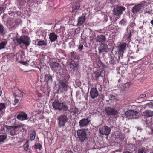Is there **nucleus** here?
Returning <instances> with one entry per match:
<instances>
[{
    "label": "nucleus",
    "mask_w": 153,
    "mask_h": 153,
    "mask_svg": "<svg viewBox=\"0 0 153 153\" xmlns=\"http://www.w3.org/2000/svg\"><path fill=\"white\" fill-rule=\"evenodd\" d=\"M68 81L65 79L62 80L59 83V89L61 90V92H64L67 91L68 88Z\"/></svg>",
    "instance_id": "obj_6"
},
{
    "label": "nucleus",
    "mask_w": 153,
    "mask_h": 153,
    "mask_svg": "<svg viewBox=\"0 0 153 153\" xmlns=\"http://www.w3.org/2000/svg\"><path fill=\"white\" fill-rule=\"evenodd\" d=\"M151 153H153V152H151Z\"/></svg>",
    "instance_id": "obj_63"
},
{
    "label": "nucleus",
    "mask_w": 153,
    "mask_h": 153,
    "mask_svg": "<svg viewBox=\"0 0 153 153\" xmlns=\"http://www.w3.org/2000/svg\"><path fill=\"white\" fill-rule=\"evenodd\" d=\"M141 69L140 68H137L135 70L136 72L137 73V75L141 73Z\"/></svg>",
    "instance_id": "obj_46"
},
{
    "label": "nucleus",
    "mask_w": 153,
    "mask_h": 153,
    "mask_svg": "<svg viewBox=\"0 0 153 153\" xmlns=\"http://www.w3.org/2000/svg\"><path fill=\"white\" fill-rule=\"evenodd\" d=\"M2 94V91L1 88H0V96H1Z\"/></svg>",
    "instance_id": "obj_56"
},
{
    "label": "nucleus",
    "mask_w": 153,
    "mask_h": 153,
    "mask_svg": "<svg viewBox=\"0 0 153 153\" xmlns=\"http://www.w3.org/2000/svg\"><path fill=\"white\" fill-rule=\"evenodd\" d=\"M64 153H73L72 151L71 150H68L65 151Z\"/></svg>",
    "instance_id": "obj_53"
},
{
    "label": "nucleus",
    "mask_w": 153,
    "mask_h": 153,
    "mask_svg": "<svg viewBox=\"0 0 153 153\" xmlns=\"http://www.w3.org/2000/svg\"><path fill=\"white\" fill-rule=\"evenodd\" d=\"M7 43L6 41H4L1 42L0 43V50L5 48L7 46Z\"/></svg>",
    "instance_id": "obj_34"
},
{
    "label": "nucleus",
    "mask_w": 153,
    "mask_h": 153,
    "mask_svg": "<svg viewBox=\"0 0 153 153\" xmlns=\"http://www.w3.org/2000/svg\"><path fill=\"white\" fill-rule=\"evenodd\" d=\"M130 113V118L134 119L136 118V116L137 115L138 112L134 110H130L129 111Z\"/></svg>",
    "instance_id": "obj_31"
},
{
    "label": "nucleus",
    "mask_w": 153,
    "mask_h": 153,
    "mask_svg": "<svg viewBox=\"0 0 153 153\" xmlns=\"http://www.w3.org/2000/svg\"><path fill=\"white\" fill-rule=\"evenodd\" d=\"M42 147V145L39 143L35 145V148L36 149H38L39 150H41Z\"/></svg>",
    "instance_id": "obj_40"
},
{
    "label": "nucleus",
    "mask_w": 153,
    "mask_h": 153,
    "mask_svg": "<svg viewBox=\"0 0 153 153\" xmlns=\"http://www.w3.org/2000/svg\"><path fill=\"white\" fill-rule=\"evenodd\" d=\"M5 105L4 103H0V111L5 109Z\"/></svg>",
    "instance_id": "obj_38"
},
{
    "label": "nucleus",
    "mask_w": 153,
    "mask_h": 153,
    "mask_svg": "<svg viewBox=\"0 0 153 153\" xmlns=\"http://www.w3.org/2000/svg\"><path fill=\"white\" fill-rule=\"evenodd\" d=\"M108 50L107 48V46L105 45L104 44L102 43L100 46L98 48L99 53L102 52H106Z\"/></svg>",
    "instance_id": "obj_21"
},
{
    "label": "nucleus",
    "mask_w": 153,
    "mask_h": 153,
    "mask_svg": "<svg viewBox=\"0 0 153 153\" xmlns=\"http://www.w3.org/2000/svg\"><path fill=\"white\" fill-rule=\"evenodd\" d=\"M95 40L97 42L101 43L102 44L106 40V37L104 35H98L96 38Z\"/></svg>",
    "instance_id": "obj_20"
},
{
    "label": "nucleus",
    "mask_w": 153,
    "mask_h": 153,
    "mask_svg": "<svg viewBox=\"0 0 153 153\" xmlns=\"http://www.w3.org/2000/svg\"><path fill=\"white\" fill-rule=\"evenodd\" d=\"M4 9L3 7H0V14L2 13L3 10Z\"/></svg>",
    "instance_id": "obj_55"
},
{
    "label": "nucleus",
    "mask_w": 153,
    "mask_h": 153,
    "mask_svg": "<svg viewBox=\"0 0 153 153\" xmlns=\"http://www.w3.org/2000/svg\"><path fill=\"white\" fill-rule=\"evenodd\" d=\"M4 28L3 25L1 24H0V34L3 33L4 31Z\"/></svg>",
    "instance_id": "obj_49"
},
{
    "label": "nucleus",
    "mask_w": 153,
    "mask_h": 153,
    "mask_svg": "<svg viewBox=\"0 0 153 153\" xmlns=\"http://www.w3.org/2000/svg\"><path fill=\"white\" fill-rule=\"evenodd\" d=\"M125 10V8L123 6H116L113 10L114 14L117 16L123 14V11Z\"/></svg>",
    "instance_id": "obj_7"
},
{
    "label": "nucleus",
    "mask_w": 153,
    "mask_h": 153,
    "mask_svg": "<svg viewBox=\"0 0 153 153\" xmlns=\"http://www.w3.org/2000/svg\"><path fill=\"white\" fill-rule=\"evenodd\" d=\"M70 77V76L68 74L67 75V77L66 78L68 79Z\"/></svg>",
    "instance_id": "obj_58"
},
{
    "label": "nucleus",
    "mask_w": 153,
    "mask_h": 153,
    "mask_svg": "<svg viewBox=\"0 0 153 153\" xmlns=\"http://www.w3.org/2000/svg\"><path fill=\"white\" fill-rule=\"evenodd\" d=\"M146 94H142L141 95L139 96L140 98H144L146 97Z\"/></svg>",
    "instance_id": "obj_51"
},
{
    "label": "nucleus",
    "mask_w": 153,
    "mask_h": 153,
    "mask_svg": "<svg viewBox=\"0 0 153 153\" xmlns=\"http://www.w3.org/2000/svg\"><path fill=\"white\" fill-rule=\"evenodd\" d=\"M115 135L116 137V138L119 139L120 141L119 143L122 142L124 140L125 137L122 132L117 131L115 133Z\"/></svg>",
    "instance_id": "obj_19"
},
{
    "label": "nucleus",
    "mask_w": 153,
    "mask_h": 153,
    "mask_svg": "<svg viewBox=\"0 0 153 153\" xmlns=\"http://www.w3.org/2000/svg\"><path fill=\"white\" fill-rule=\"evenodd\" d=\"M109 1L111 3H112L113 2V0H109Z\"/></svg>",
    "instance_id": "obj_61"
},
{
    "label": "nucleus",
    "mask_w": 153,
    "mask_h": 153,
    "mask_svg": "<svg viewBox=\"0 0 153 153\" xmlns=\"http://www.w3.org/2000/svg\"><path fill=\"white\" fill-rule=\"evenodd\" d=\"M118 62V59L114 56H111L109 59L110 63L114 65Z\"/></svg>",
    "instance_id": "obj_32"
},
{
    "label": "nucleus",
    "mask_w": 153,
    "mask_h": 153,
    "mask_svg": "<svg viewBox=\"0 0 153 153\" xmlns=\"http://www.w3.org/2000/svg\"><path fill=\"white\" fill-rule=\"evenodd\" d=\"M13 126H12L14 128H15L19 131V129L21 128H23L24 124L19 122L18 121H15L13 123Z\"/></svg>",
    "instance_id": "obj_16"
},
{
    "label": "nucleus",
    "mask_w": 153,
    "mask_h": 153,
    "mask_svg": "<svg viewBox=\"0 0 153 153\" xmlns=\"http://www.w3.org/2000/svg\"><path fill=\"white\" fill-rule=\"evenodd\" d=\"M123 153H131V152L128 151H126L123 152Z\"/></svg>",
    "instance_id": "obj_57"
},
{
    "label": "nucleus",
    "mask_w": 153,
    "mask_h": 153,
    "mask_svg": "<svg viewBox=\"0 0 153 153\" xmlns=\"http://www.w3.org/2000/svg\"><path fill=\"white\" fill-rule=\"evenodd\" d=\"M78 64L76 62L74 61H72L70 64L68 65V68L71 70H73L75 71L77 69Z\"/></svg>",
    "instance_id": "obj_13"
},
{
    "label": "nucleus",
    "mask_w": 153,
    "mask_h": 153,
    "mask_svg": "<svg viewBox=\"0 0 153 153\" xmlns=\"http://www.w3.org/2000/svg\"><path fill=\"white\" fill-rule=\"evenodd\" d=\"M89 122L88 118H83L79 122V126L80 127L86 126L88 125Z\"/></svg>",
    "instance_id": "obj_15"
},
{
    "label": "nucleus",
    "mask_w": 153,
    "mask_h": 153,
    "mask_svg": "<svg viewBox=\"0 0 153 153\" xmlns=\"http://www.w3.org/2000/svg\"><path fill=\"white\" fill-rule=\"evenodd\" d=\"M36 65H37L36 62L35 61H33L31 63V65L34 67L38 68V67H37V66Z\"/></svg>",
    "instance_id": "obj_47"
},
{
    "label": "nucleus",
    "mask_w": 153,
    "mask_h": 153,
    "mask_svg": "<svg viewBox=\"0 0 153 153\" xmlns=\"http://www.w3.org/2000/svg\"><path fill=\"white\" fill-rule=\"evenodd\" d=\"M128 45L126 43H120L117 47V51L118 53L120 56H123L125 51Z\"/></svg>",
    "instance_id": "obj_8"
},
{
    "label": "nucleus",
    "mask_w": 153,
    "mask_h": 153,
    "mask_svg": "<svg viewBox=\"0 0 153 153\" xmlns=\"http://www.w3.org/2000/svg\"><path fill=\"white\" fill-rule=\"evenodd\" d=\"M28 143H26L24 145V149L25 150L27 151L28 149Z\"/></svg>",
    "instance_id": "obj_48"
},
{
    "label": "nucleus",
    "mask_w": 153,
    "mask_h": 153,
    "mask_svg": "<svg viewBox=\"0 0 153 153\" xmlns=\"http://www.w3.org/2000/svg\"><path fill=\"white\" fill-rule=\"evenodd\" d=\"M19 1L21 4H22V3L23 4L24 3L26 2L25 0H19Z\"/></svg>",
    "instance_id": "obj_54"
},
{
    "label": "nucleus",
    "mask_w": 153,
    "mask_h": 153,
    "mask_svg": "<svg viewBox=\"0 0 153 153\" xmlns=\"http://www.w3.org/2000/svg\"><path fill=\"white\" fill-rule=\"evenodd\" d=\"M112 27H114V26L112 25H109V27L110 28H112Z\"/></svg>",
    "instance_id": "obj_59"
},
{
    "label": "nucleus",
    "mask_w": 153,
    "mask_h": 153,
    "mask_svg": "<svg viewBox=\"0 0 153 153\" xmlns=\"http://www.w3.org/2000/svg\"><path fill=\"white\" fill-rule=\"evenodd\" d=\"M143 6V2H141L139 4L135 5L133 7L131 10L132 12L135 14L140 13L141 9Z\"/></svg>",
    "instance_id": "obj_9"
},
{
    "label": "nucleus",
    "mask_w": 153,
    "mask_h": 153,
    "mask_svg": "<svg viewBox=\"0 0 153 153\" xmlns=\"http://www.w3.org/2000/svg\"><path fill=\"white\" fill-rule=\"evenodd\" d=\"M7 137L5 135H0V142H3L7 138Z\"/></svg>",
    "instance_id": "obj_37"
},
{
    "label": "nucleus",
    "mask_w": 153,
    "mask_h": 153,
    "mask_svg": "<svg viewBox=\"0 0 153 153\" xmlns=\"http://www.w3.org/2000/svg\"><path fill=\"white\" fill-rule=\"evenodd\" d=\"M49 39L51 42H53L57 39V35L53 32L50 33L49 35Z\"/></svg>",
    "instance_id": "obj_22"
},
{
    "label": "nucleus",
    "mask_w": 153,
    "mask_h": 153,
    "mask_svg": "<svg viewBox=\"0 0 153 153\" xmlns=\"http://www.w3.org/2000/svg\"><path fill=\"white\" fill-rule=\"evenodd\" d=\"M12 39L16 44L20 45L22 43L27 47L30 45V38L26 36H22L19 38L16 36Z\"/></svg>",
    "instance_id": "obj_1"
},
{
    "label": "nucleus",
    "mask_w": 153,
    "mask_h": 153,
    "mask_svg": "<svg viewBox=\"0 0 153 153\" xmlns=\"http://www.w3.org/2000/svg\"><path fill=\"white\" fill-rule=\"evenodd\" d=\"M9 130L10 134L12 136H14L17 134L19 133V131L14 128L12 126H9Z\"/></svg>",
    "instance_id": "obj_25"
},
{
    "label": "nucleus",
    "mask_w": 153,
    "mask_h": 153,
    "mask_svg": "<svg viewBox=\"0 0 153 153\" xmlns=\"http://www.w3.org/2000/svg\"><path fill=\"white\" fill-rule=\"evenodd\" d=\"M134 30L133 29H132L130 30L129 32L127 33L125 35L126 39L129 42H130L131 40L132 33H134Z\"/></svg>",
    "instance_id": "obj_28"
},
{
    "label": "nucleus",
    "mask_w": 153,
    "mask_h": 153,
    "mask_svg": "<svg viewBox=\"0 0 153 153\" xmlns=\"http://www.w3.org/2000/svg\"><path fill=\"white\" fill-rule=\"evenodd\" d=\"M16 118L21 121H24L28 120V118L27 114L23 111L19 112L18 115L16 116Z\"/></svg>",
    "instance_id": "obj_11"
},
{
    "label": "nucleus",
    "mask_w": 153,
    "mask_h": 153,
    "mask_svg": "<svg viewBox=\"0 0 153 153\" xmlns=\"http://www.w3.org/2000/svg\"><path fill=\"white\" fill-rule=\"evenodd\" d=\"M120 24L121 25H125L126 24V22L123 19H122L120 22H119Z\"/></svg>",
    "instance_id": "obj_45"
},
{
    "label": "nucleus",
    "mask_w": 153,
    "mask_h": 153,
    "mask_svg": "<svg viewBox=\"0 0 153 153\" xmlns=\"http://www.w3.org/2000/svg\"><path fill=\"white\" fill-rule=\"evenodd\" d=\"M68 120V118L66 115L62 114L60 115L58 118L59 127H61L65 126V124L67 122Z\"/></svg>",
    "instance_id": "obj_4"
},
{
    "label": "nucleus",
    "mask_w": 153,
    "mask_h": 153,
    "mask_svg": "<svg viewBox=\"0 0 153 153\" xmlns=\"http://www.w3.org/2000/svg\"><path fill=\"white\" fill-rule=\"evenodd\" d=\"M19 93L17 94L18 97H22L25 94L22 91H19Z\"/></svg>",
    "instance_id": "obj_42"
},
{
    "label": "nucleus",
    "mask_w": 153,
    "mask_h": 153,
    "mask_svg": "<svg viewBox=\"0 0 153 153\" xmlns=\"http://www.w3.org/2000/svg\"><path fill=\"white\" fill-rule=\"evenodd\" d=\"M102 72V71L100 70H97L94 72V77L97 81L99 80L100 77L103 78V76L101 75Z\"/></svg>",
    "instance_id": "obj_24"
},
{
    "label": "nucleus",
    "mask_w": 153,
    "mask_h": 153,
    "mask_svg": "<svg viewBox=\"0 0 153 153\" xmlns=\"http://www.w3.org/2000/svg\"><path fill=\"white\" fill-rule=\"evenodd\" d=\"M105 112L106 115L109 116L116 115L118 114V112L115 108L111 107L106 108Z\"/></svg>",
    "instance_id": "obj_5"
},
{
    "label": "nucleus",
    "mask_w": 153,
    "mask_h": 153,
    "mask_svg": "<svg viewBox=\"0 0 153 153\" xmlns=\"http://www.w3.org/2000/svg\"><path fill=\"white\" fill-rule=\"evenodd\" d=\"M143 115L145 117H149L153 116V111L149 110H146L143 113Z\"/></svg>",
    "instance_id": "obj_26"
},
{
    "label": "nucleus",
    "mask_w": 153,
    "mask_h": 153,
    "mask_svg": "<svg viewBox=\"0 0 153 153\" xmlns=\"http://www.w3.org/2000/svg\"><path fill=\"white\" fill-rule=\"evenodd\" d=\"M152 69H153V66L152 67Z\"/></svg>",
    "instance_id": "obj_62"
},
{
    "label": "nucleus",
    "mask_w": 153,
    "mask_h": 153,
    "mask_svg": "<svg viewBox=\"0 0 153 153\" xmlns=\"http://www.w3.org/2000/svg\"><path fill=\"white\" fill-rule=\"evenodd\" d=\"M131 82H129L126 83L122 86L121 88L122 90H124L126 89L129 88V87L131 85Z\"/></svg>",
    "instance_id": "obj_33"
},
{
    "label": "nucleus",
    "mask_w": 153,
    "mask_h": 153,
    "mask_svg": "<svg viewBox=\"0 0 153 153\" xmlns=\"http://www.w3.org/2000/svg\"><path fill=\"white\" fill-rule=\"evenodd\" d=\"M50 65L52 70L55 71L59 70L61 68L60 65L55 62L51 63Z\"/></svg>",
    "instance_id": "obj_18"
},
{
    "label": "nucleus",
    "mask_w": 153,
    "mask_h": 153,
    "mask_svg": "<svg viewBox=\"0 0 153 153\" xmlns=\"http://www.w3.org/2000/svg\"><path fill=\"white\" fill-rule=\"evenodd\" d=\"M47 45V42L44 40L39 41L37 44V45L39 46H46Z\"/></svg>",
    "instance_id": "obj_36"
},
{
    "label": "nucleus",
    "mask_w": 153,
    "mask_h": 153,
    "mask_svg": "<svg viewBox=\"0 0 153 153\" xmlns=\"http://www.w3.org/2000/svg\"><path fill=\"white\" fill-rule=\"evenodd\" d=\"M95 3L97 5L102 7L105 4V0H96Z\"/></svg>",
    "instance_id": "obj_27"
},
{
    "label": "nucleus",
    "mask_w": 153,
    "mask_h": 153,
    "mask_svg": "<svg viewBox=\"0 0 153 153\" xmlns=\"http://www.w3.org/2000/svg\"><path fill=\"white\" fill-rule=\"evenodd\" d=\"M129 111H130V110L126 111L124 113V114H123V115H125L126 117H129L130 118V113L129 112Z\"/></svg>",
    "instance_id": "obj_41"
},
{
    "label": "nucleus",
    "mask_w": 153,
    "mask_h": 153,
    "mask_svg": "<svg viewBox=\"0 0 153 153\" xmlns=\"http://www.w3.org/2000/svg\"><path fill=\"white\" fill-rule=\"evenodd\" d=\"M90 93V97L93 99H94L97 97L99 95L98 91L97 89L94 87L91 88Z\"/></svg>",
    "instance_id": "obj_12"
},
{
    "label": "nucleus",
    "mask_w": 153,
    "mask_h": 153,
    "mask_svg": "<svg viewBox=\"0 0 153 153\" xmlns=\"http://www.w3.org/2000/svg\"><path fill=\"white\" fill-rule=\"evenodd\" d=\"M69 112L70 115L76 116L79 113L78 109L74 106L71 107L70 108Z\"/></svg>",
    "instance_id": "obj_14"
},
{
    "label": "nucleus",
    "mask_w": 153,
    "mask_h": 153,
    "mask_svg": "<svg viewBox=\"0 0 153 153\" xmlns=\"http://www.w3.org/2000/svg\"><path fill=\"white\" fill-rule=\"evenodd\" d=\"M111 129L107 126H103L99 130V132L102 135H108L111 131Z\"/></svg>",
    "instance_id": "obj_10"
},
{
    "label": "nucleus",
    "mask_w": 153,
    "mask_h": 153,
    "mask_svg": "<svg viewBox=\"0 0 153 153\" xmlns=\"http://www.w3.org/2000/svg\"><path fill=\"white\" fill-rule=\"evenodd\" d=\"M36 132L35 130L32 131L30 134V139L31 141L34 140L35 138Z\"/></svg>",
    "instance_id": "obj_35"
},
{
    "label": "nucleus",
    "mask_w": 153,
    "mask_h": 153,
    "mask_svg": "<svg viewBox=\"0 0 153 153\" xmlns=\"http://www.w3.org/2000/svg\"><path fill=\"white\" fill-rule=\"evenodd\" d=\"M52 106L55 109L63 111H67L68 107L65 103L60 102L57 100H55L52 103Z\"/></svg>",
    "instance_id": "obj_2"
},
{
    "label": "nucleus",
    "mask_w": 153,
    "mask_h": 153,
    "mask_svg": "<svg viewBox=\"0 0 153 153\" xmlns=\"http://www.w3.org/2000/svg\"><path fill=\"white\" fill-rule=\"evenodd\" d=\"M14 55L13 53H10L6 56L7 57L8 59H10L13 58Z\"/></svg>",
    "instance_id": "obj_43"
},
{
    "label": "nucleus",
    "mask_w": 153,
    "mask_h": 153,
    "mask_svg": "<svg viewBox=\"0 0 153 153\" xmlns=\"http://www.w3.org/2000/svg\"><path fill=\"white\" fill-rule=\"evenodd\" d=\"M145 148H141L138 149L137 153H145Z\"/></svg>",
    "instance_id": "obj_39"
},
{
    "label": "nucleus",
    "mask_w": 153,
    "mask_h": 153,
    "mask_svg": "<svg viewBox=\"0 0 153 153\" xmlns=\"http://www.w3.org/2000/svg\"><path fill=\"white\" fill-rule=\"evenodd\" d=\"M77 137L81 142H86L89 140V137L85 129H79L77 132Z\"/></svg>",
    "instance_id": "obj_3"
},
{
    "label": "nucleus",
    "mask_w": 153,
    "mask_h": 153,
    "mask_svg": "<svg viewBox=\"0 0 153 153\" xmlns=\"http://www.w3.org/2000/svg\"><path fill=\"white\" fill-rule=\"evenodd\" d=\"M19 100L18 99H15L14 100V105H16L17 103H18L19 102Z\"/></svg>",
    "instance_id": "obj_52"
},
{
    "label": "nucleus",
    "mask_w": 153,
    "mask_h": 153,
    "mask_svg": "<svg viewBox=\"0 0 153 153\" xmlns=\"http://www.w3.org/2000/svg\"><path fill=\"white\" fill-rule=\"evenodd\" d=\"M83 45L80 44L78 46V48L80 51H81L83 49Z\"/></svg>",
    "instance_id": "obj_50"
},
{
    "label": "nucleus",
    "mask_w": 153,
    "mask_h": 153,
    "mask_svg": "<svg viewBox=\"0 0 153 153\" xmlns=\"http://www.w3.org/2000/svg\"><path fill=\"white\" fill-rule=\"evenodd\" d=\"M135 25L136 24L134 22H131L130 25L128 26V28L129 29H133Z\"/></svg>",
    "instance_id": "obj_44"
},
{
    "label": "nucleus",
    "mask_w": 153,
    "mask_h": 153,
    "mask_svg": "<svg viewBox=\"0 0 153 153\" xmlns=\"http://www.w3.org/2000/svg\"><path fill=\"white\" fill-rule=\"evenodd\" d=\"M85 17L84 16H82L78 19V25L79 26L81 25L84 22L85 20Z\"/></svg>",
    "instance_id": "obj_30"
},
{
    "label": "nucleus",
    "mask_w": 153,
    "mask_h": 153,
    "mask_svg": "<svg viewBox=\"0 0 153 153\" xmlns=\"http://www.w3.org/2000/svg\"><path fill=\"white\" fill-rule=\"evenodd\" d=\"M150 23L152 24V25L153 26V20H152L150 22Z\"/></svg>",
    "instance_id": "obj_60"
},
{
    "label": "nucleus",
    "mask_w": 153,
    "mask_h": 153,
    "mask_svg": "<svg viewBox=\"0 0 153 153\" xmlns=\"http://www.w3.org/2000/svg\"><path fill=\"white\" fill-rule=\"evenodd\" d=\"M45 80L48 85L49 84H51L53 82V79L51 76L49 74H46L45 76Z\"/></svg>",
    "instance_id": "obj_23"
},
{
    "label": "nucleus",
    "mask_w": 153,
    "mask_h": 153,
    "mask_svg": "<svg viewBox=\"0 0 153 153\" xmlns=\"http://www.w3.org/2000/svg\"><path fill=\"white\" fill-rule=\"evenodd\" d=\"M68 56L69 58L71 59H74L77 60L79 58V57L77 55L76 53V52H74V51H73L69 53L68 55Z\"/></svg>",
    "instance_id": "obj_29"
},
{
    "label": "nucleus",
    "mask_w": 153,
    "mask_h": 153,
    "mask_svg": "<svg viewBox=\"0 0 153 153\" xmlns=\"http://www.w3.org/2000/svg\"><path fill=\"white\" fill-rule=\"evenodd\" d=\"M80 1H77L74 3L72 5V12H76L80 8Z\"/></svg>",
    "instance_id": "obj_17"
}]
</instances>
